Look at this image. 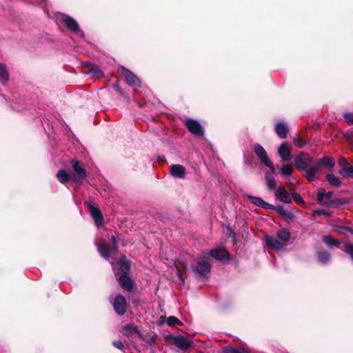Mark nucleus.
Listing matches in <instances>:
<instances>
[{
    "instance_id": "nucleus-1",
    "label": "nucleus",
    "mask_w": 353,
    "mask_h": 353,
    "mask_svg": "<svg viewBox=\"0 0 353 353\" xmlns=\"http://www.w3.org/2000/svg\"><path fill=\"white\" fill-rule=\"evenodd\" d=\"M294 162L296 169L304 172L305 178L310 182L314 181L317 179L316 174L321 172L323 166L332 168L334 165V159L328 156L315 161L310 154L305 152L297 154Z\"/></svg>"
},
{
    "instance_id": "nucleus-2",
    "label": "nucleus",
    "mask_w": 353,
    "mask_h": 353,
    "mask_svg": "<svg viewBox=\"0 0 353 353\" xmlns=\"http://www.w3.org/2000/svg\"><path fill=\"white\" fill-rule=\"evenodd\" d=\"M112 245L110 247L106 243L98 245V251L101 256L104 259L108 260L112 265L113 269L115 270L116 266H118V270H116L115 274H119V270H121V274H128L130 269V264L125 257H123L115 265V256L117 255L119 249V239L116 235H112L111 237Z\"/></svg>"
},
{
    "instance_id": "nucleus-3",
    "label": "nucleus",
    "mask_w": 353,
    "mask_h": 353,
    "mask_svg": "<svg viewBox=\"0 0 353 353\" xmlns=\"http://www.w3.org/2000/svg\"><path fill=\"white\" fill-rule=\"evenodd\" d=\"M254 152L257 156L260 162L268 167L270 170L273 171L274 165L269 159L268 155L263 147L259 143H256L254 145Z\"/></svg>"
},
{
    "instance_id": "nucleus-4",
    "label": "nucleus",
    "mask_w": 353,
    "mask_h": 353,
    "mask_svg": "<svg viewBox=\"0 0 353 353\" xmlns=\"http://www.w3.org/2000/svg\"><path fill=\"white\" fill-rule=\"evenodd\" d=\"M72 168V179L74 181H79L87 176V172L82 164L77 160L72 159L71 161Z\"/></svg>"
},
{
    "instance_id": "nucleus-5",
    "label": "nucleus",
    "mask_w": 353,
    "mask_h": 353,
    "mask_svg": "<svg viewBox=\"0 0 353 353\" xmlns=\"http://www.w3.org/2000/svg\"><path fill=\"white\" fill-rule=\"evenodd\" d=\"M171 343L181 350H186L192 345V341L182 335L170 336Z\"/></svg>"
},
{
    "instance_id": "nucleus-6",
    "label": "nucleus",
    "mask_w": 353,
    "mask_h": 353,
    "mask_svg": "<svg viewBox=\"0 0 353 353\" xmlns=\"http://www.w3.org/2000/svg\"><path fill=\"white\" fill-rule=\"evenodd\" d=\"M119 69L122 71L125 80L129 85L132 87L141 86V83L140 79L132 72L125 68L124 66H121Z\"/></svg>"
},
{
    "instance_id": "nucleus-7",
    "label": "nucleus",
    "mask_w": 353,
    "mask_h": 353,
    "mask_svg": "<svg viewBox=\"0 0 353 353\" xmlns=\"http://www.w3.org/2000/svg\"><path fill=\"white\" fill-rule=\"evenodd\" d=\"M86 205L96 225L97 226L102 225L103 223V216L100 209L90 202L86 203Z\"/></svg>"
},
{
    "instance_id": "nucleus-8",
    "label": "nucleus",
    "mask_w": 353,
    "mask_h": 353,
    "mask_svg": "<svg viewBox=\"0 0 353 353\" xmlns=\"http://www.w3.org/2000/svg\"><path fill=\"white\" fill-rule=\"evenodd\" d=\"M278 154L283 163L288 162L292 157L291 148L287 142H283L278 148Z\"/></svg>"
},
{
    "instance_id": "nucleus-9",
    "label": "nucleus",
    "mask_w": 353,
    "mask_h": 353,
    "mask_svg": "<svg viewBox=\"0 0 353 353\" xmlns=\"http://www.w3.org/2000/svg\"><path fill=\"white\" fill-rule=\"evenodd\" d=\"M114 311L118 315H123L126 311L127 303L125 299L121 295H117L113 301Z\"/></svg>"
},
{
    "instance_id": "nucleus-10",
    "label": "nucleus",
    "mask_w": 353,
    "mask_h": 353,
    "mask_svg": "<svg viewBox=\"0 0 353 353\" xmlns=\"http://www.w3.org/2000/svg\"><path fill=\"white\" fill-rule=\"evenodd\" d=\"M210 254L219 261L225 262L230 260V254L224 248L212 249L210 250Z\"/></svg>"
},
{
    "instance_id": "nucleus-11",
    "label": "nucleus",
    "mask_w": 353,
    "mask_h": 353,
    "mask_svg": "<svg viewBox=\"0 0 353 353\" xmlns=\"http://www.w3.org/2000/svg\"><path fill=\"white\" fill-rule=\"evenodd\" d=\"M205 130L200 124V146L202 145L203 150L210 157H214L215 152L212 145L204 137Z\"/></svg>"
},
{
    "instance_id": "nucleus-12",
    "label": "nucleus",
    "mask_w": 353,
    "mask_h": 353,
    "mask_svg": "<svg viewBox=\"0 0 353 353\" xmlns=\"http://www.w3.org/2000/svg\"><path fill=\"white\" fill-rule=\"evenodd\" d=\"M211 267L210 259L200 255V280L207 277L210 272Z\"/></svg>"
},
{
    "instance_id": "nucleus-13",
    "label": "nucleus",
    "mask_w": 353,
    "mask_h": 353,
    "mask_svg": "<svg viewBox=\"0 0 353 353\" xmlns=\"http://www.w3.org/2000/svg\"><path fill=\"white\" fill-rule=\"evenodd\" d=\"M265 242L267 246L274 248L276 251L282 250L285 246L276 236L266 235Z\"/></svg>"
},
{
    "instance_id": "nucleus-14",
    "label": "nucleus",
    "mask_w": 353,
    "mask_h": 353,
    "mask_svg": "<svg viewBox=\"0 0 353 353\" xmlns=\"http://www.w3.org/2000/svg\"><path fill=\"white\" fill-rule=\"evenodd\" d=\"M247 198L256 206L262 208L266 210L273 209L274 205L266 202L262 198L259 196H254L252 195H248Z\"/></svg>"
},
{
    "instance_id": "nucleus-15",
    "label": "nucleus",
    "mask_w": 353,
    "mask_h": 353,
    "mask_svg": "<svg viewBox=\"0 0 353 353\" xmlns=\"http://www.w3.org/2000/svg\"><path fill=\"white\" fill-rule=\"evenodd\" d=\"M275 196L281 201L285 203H290L292 201V195H290L283 186H279L276 190Z\"/></svg>"
},
{
    "instance_id": "nucleus-16",
    "label": "nucleus",
    "mask_w": 353,
    "mask_h": 353,
    "mask_svg": "<svg viewBox=\"0 0 353 353\" xmlns=\"http://www.w3.org/2000/svg\"><path fill=\"white\" fill-rule=\"evenodd\" d=\"M171 175L177 179H184L185 176V168L183 165L174 164L170 166Z\"/></svg>"
},
{
    "instance_id": "nucleus-17",
    "label": "nucleus",
    "mask_w": 353,
    "mask_h": 353,
    "mask_svg": "<svg viewBox=\"0 0 353 353\" xmlns=\"http://www.w3.org/2000/svg\"><path fill=\"white\" fill-rule=\"evenodd\" d=\"M121 332L123 335L126 336L137 334L139 337H142V334L139 330L138 327L134 324L125 325L122 327Z\"/></svg>"
},
{
    "instance_id": "nucleus-18",
    "label": "nucleus",
    "mask_w": 353,
    "mask_h": 353,
    "mask_svg": "<svg viewBox=\"0 0 353 353\" xmlns=\"http://www.w3.org/2000/svg\"><path fill=\"white\" fill-rule=\"evenodd\" d=\"M275 132L281 139H285L287 137L289 128L285 122L281 121L275 125Z\"/></svg>"
},
{
    "instance_id": "nucleus-19",
    "label": "nucleus",
    "mask_w": 353,
    "mask_h": 353,
    "mask_svg": "<svg viewBox=\"0 0 353 353\" xmlns=\"http://www.w3.org/2000/svg\"><path fill=\"white\" fill-rule=\"evenodd\" d=\"M276 236L285 248L290 240L291 234L288 229L283 228L278 230Z\"/></svg>"
},
{
    "instance_id": "nucleus-20",
    "label": "nucleus",
    "mask_w": 353,
    "mask_h": 353,
    "mask_svg": "<svg viewBox=\"0 0 353 353\" xmlns=\"http://www.w3.org/2000/svg\"><path fill=\"white\" fill-rule=\"evenodd\" d=\"M128 274H121L119 277V282L121 286L127 291L132 290L133 285L132 280L128 276Z\"/></svg>"
},
{
    "instance_id": "nucleus-21",
    "label": "nucleus",
    "mask_w": 353,
    "mask_h": 353,
    "mask_svg": "<svg viewBox=\"0 0 353 353\" xmlns=\"http://www.w3.org/2000/svg\"><path fill=\"white\" fill-rule=\"evenodd\" d=\"M63 28L62 29H65L66 30L74 33L79 37L83 36V32L79 28V23H62Z\"/></svg>"
},
{
    "instance_id": "nucleus-22",
    "label": "nucleus",
    "mask_w": 353,
    "mask_h": 353,
    "mask_svg": "<svg viewBox=\"0 0 353 353\" xmlns=\"http://www.w3.org/2000/svg\"><path fill=\"white\" fill-rule=\"evenodd\" d=\"M316 258L318 262L322 265H327L331 261V255L325 250H319L317 252Z\"/></svg>"
},
{
    "instance_id": "nucleus-23",
    "label": "nucleus",
    "mask_w": 353,
    "mask_h": 353,
    "mask_svg": "<svg viewBox=\"0 0 353 353\" xmlns=\"http://www.w3.org/2000/svg\"><path fill=\"white\" fill-rule=\"evenodd\" d=\"M275 168L273 165V171L268 172L265 173L266 184L269 190H272L275 188L276 181L274 179Z\"/></svg>"
},
{
    "instance_id": "nucleus-24",
    "label": "nucleus",
    "mask_w": 353,
    "mask_h": 353,
    "mask_svg": "<svg viewBox=\"0 0 353 353\" xmlns=\"http://www.w3.org/2000/svg\"><path fill=\"white\" fill-rule=\"evenodd\" d=\"M272 210H275L280 215L289 220H293L295 218V215L291 212L285 210L284 206L282 205L274 206Z\"/></svg>"
},
{
    "instance_id": "nucleus-25",
    "label": "nucleus",
    "mask_w": 353,
    "mask_h": 353,
    "mask_svg": "<svg viewBox=\"0 0 353 353\" xmlns=\"http://www.w3.org/2000/svg\"><path fill=\"white\" fill-rule=\"evenodd\" d=\"M57 178L58 181L63 183L66 184V183L72 179V176L69 174L65 170L61 169L57 173Z\"/></svg>"
},
{
    "instance_id": "nucleus-26",
    "label": "nucleus",
    "mask_w": 353,
    "mask_h": 353,
    "mask_svg": "<svg viewBox=\"0 0 353 353\" xmlns=\"http://www.w3.org/2000/svg\"><path fill=\"white\" fill-rule=\"evenodd\" d=\"M9 80V72L4 63H0V81L6 85Z\"/></svg>"
},
{
    "instance_id": "nucleus-27",
    "label": "nucleus",
    "mask_w": 353,
    "mask_h": 353,
    "mask_svg": "<svg viewBox=\"0 0 353 353\" xmlns=\"http://www.w3.org/2000/svg\"><path fill=\"white\" fill-rule=\"evenodd\" d=\"M188 130L194 134H199V121L194 119H188L185 122Z\"/></svg>"
},
{
    "instance_id": "nucleus-28",
    "label": "nucleus",
    "mask_w": 353,
    "mask_h": 353,
    "mask_svg": "<svg viewBox=\"0 0 353 353\" xmlns=\"http://www.w3.org/2000/svg\"><path fill=\"white\" fill-rule=\"evenodd\" d=\"M323 242L330 248H340L341 241L334 239L330 235H325L323 237Z\"/></svg>"
},
{
    "instance_id": "nucleus-29",
    "label": "nucleus",
    "mask_w": 353,
    "mask_h": 353,
    "mask_svg": "<svg viewBox=\"0 0 353 353\" xmlns=\"http://www.w3.org/2000/svg\"><path fill=\"white\" fill-rule=\"evenodd\" d=\"M326 179L329 184L334 187H339L341 185V181L339 177L334 174H327Z\"/></svg>"
},
{
    "instance_id": "nucleus-30",
    "label": "nucleus",
    "mask_w": 353,
    "mask_h": 353,
    "mask_svg": "<svg viewBox=\"0 0 353 353\" xmlns=\"http://www.w3.org/2000/svg\"><path fill=\"white\" fill-rule=\"evenodd\" d=\"M332 195V191L325 192L323 189H321L317 193V199L319 202H323L325 199H331Z\"/></svg>"
},
{
    "instance_id": "nucleus-31",
    "label": "nucleus",
    "mask_w": 353,
    "mask_h": 353,
    "mask_svg": "<svg viewBox=\"0 0 353 353\" xmlns=\"http://www.w3.org/2000/svg\"><path fill=\"white\" fill-rule=\"evenodd\" d=\"M339 174L344 178L353 179V165L350 164L348 168L345 169H340Z\"/></svg>"
},
{
    "instance_id": "nucleus-32",
    "label": "nucleus",
    "mask_w": 353,
    "mask_h": 353,
    "mask_svg": "<svg viewBox=\"0 0 353 353\" xmlns=\"http://www.w3.org/2000/svg\"><path fill=\"white\" fill-rule=\"evenodd\" d=\"M55 21H56V22H63V23L76 22V21L74 19H73L72 18H71L67 15H65L64 14L61 13V12H58L55 14Z\"/></svg>"
},
{
    "instance_id": "nucleus-33",
    "label": "nucleus",
    "mask_w": 353,
    "mask_h": 353,
    "mask_svg": "<svg viewBox=\"0 0 353 353\" xmlns=\"http://www.w3.org/2000/svg\"><path fill=\"white\" fill-rule=\"evenodd\" d=\"M280 173L286 178L290 177L293 172V168L290 165H283L279 170Z\"/></svg>"
},
{
    "instance_id": "nucleus-34",
    "label": "nucleus",
    "mask_w": 353,
    "mask_h": 353,
    "mask_svg": "<svg viewBox=\"0 0 353 353\" xmlns=\"http://www.w3.org/2000/svg\"><path fill=\"white\" fill-rule=\"evenodd\" d=\"M89 74L97 77L100 78L103 76V72L101 70V68L97 65H92L88 72Z\"/></svg>"
},
{
    "instance_id": "nucleus-35",
    "label": "nucleus",
    "mask_w": 353,
    "mask_h": 353,
    "mask_svg": "<svg viewBox=\"0 0 353 353\" xmlns=\"http://www.w3.org/2000/svg\"><path fill=\"white\" fill-rule=\"evenodd\" d=\"M167 324L169 326L174 327L176 325H181L183 323L176 316H170L167 318Z\"/></svg>"
},
{
    "instance_id": "nucleus-36",
    "label": "nucleus",
    "mask_w": 353,
    "mask_h": 353,
    "mask_svg": "<svg viewBox=\"0 0 353 353\" xmlns=\"http://www.w3.org/2000/svg\"><path fill=\"white\" fill-rule=\"evenodd\" d=\"M223 351V353H248L244 349H235L232 347H225Z\"/></svg>"
},
{
    "instance_id": "nucleus-37",
    "label": "nucleus",
    "mask_w": 353,
    "mask_h": 353,
    "mask_svg": "<svg viewBox=\"0 0 353 353\" xmlns=\"http://www.w3.org/2000/svg\"><path fill=\"white\" fill-rule=\"evenodd\" d=\"M292 198L294 199V201L299 205L301 206H305V203L302 198V196L296 192H294L292 194Z\"/></svg>"
},
{
    "instance_id": "nucleus-38",
    "label": "nucleus",
    "mask_w": 353,
    "mask_h": 353,
    "mask_svg": "<svg viewBox=\"0 0 353 353\" xmlns=\"http://www.w3.org/2000/svg\"><path fill=\"white\" fill-rule=\"evenodd\" d=\"M344 252H346L348 255L350 256L352 260L353 261V245L350 243H345L344 244Z\"/></svg>"
},
{
    "instance_id": "nucleus-39",
    "label": "nucleus",
    "mask_w": 353,
    "mask_h": 353,
    "mask_svg": "<svg viewBox=\"0 0 353 353\" xmlns=\"http://www.w3.org/2000/svg\"><path fill=\"white\" fill-rule=\"evenodd\" d=\"M345 121L350 125H353V113L347 112L343 114Z\"/></svg>"
},
{
    "instance_id": "nucleus-40",
    "label": "nucleus",
    "mask_w": 353,
    "mask_h": 353,
    "mask_svg": "<svg viewBox=\"0 0 353 353\" xmlns=\"http://www.w3.org/2000/svg\"><path fill=\"white\" fill-rule=\"evenodd\" d=\"M339 165L341 167V169H345L348 168V166L350 165V163L346 160L344 157H341L339 159Z\"/></svg>"
},
{
    "instance_id": "nucleus-41",
    "label": "nucleus",
    "mask_w": 353,
    "mask_h": 353,
    "mask_svg": "<svg viewBox=\"0 0 353 353\" xmlns=\"http://www.w3.org/2000/svg\"><path fill=\"white\" fill-rule=\"evenodd\" d=\"M294 144L299 148H302L305 145V141L301 139L299 137L294 139Z\"/></svg>"
},
{
    "instance_id": "nucleus-42",
    "label": "nucleus",
    "mask_w": 353,
    "mask_h": 353,
    "mask_svg": "<svg viewBox=\"0 0 353 353\" xmlns=\"http://www.w3.org/2000/svg\"><path fill=\"white\" fill-rule=\"evenodd\" d=\"M143 341H145L146 343L152 347L155 344V341L153 336L146 337L145 338L143 335L142 337H140Z\"/></svg>"
},
{
    "instance_id": "nucleus-43",
    "label": "nucleus",
    "mask_w": 353,
    "mask_h": 353,
    "mask_svg": "<svg viewBox=\"0 0 353 353\" xmlns=\"http://www.w3.org/2000/svg\"><path fill=\"white\" fill-rule=\"evenodd\" d=\"M313 213L314 215H318V216H321V215L329 216L330 215V212L327 210H325V209L315 210H314Z\"/></svg>"
},
{
    "instance_id": "nucleus-44",
    "label": "nucleus",
    "mask_w": 353,
    "mask_h": 353,
    "mask_svg": "<svg viewBox=\"0 0 353 353\" xmlns=\"http://www.w3.org/2000/svg\"><path fill=\"white\" fill-rule=\"evenodd\" d=\"M112 344L116 348L119 350H122L124 348V345L121 341H113Z\"/></svg>"
},
{
    "instance_id": "nucleus-45",
    "label": "nucleus",
    "mask_w": 353,
    "mask_h": 353,
    "mask_svg": "<svg viewBox=\"0 0 353 353\" xmlns=\"http://www.w3.org/2000/svg\"><path fill=\"white\" fill-rule=\"evenodd\" d=\"M194 271L196 273H199V267L198 266H194Z\"/></svg>"
},
{
    "instance_id": "nucleus-46",
    "label": "nucleus",
    "mask_w": 353,
    "mask_h": 353,
    "mask_svg": "<svg viewBox=\"0 0 353 353\" xmlns=\"http://www.w3.org/2000/svg\"><path fill=\"white\" fill-rule=\"evenodd\" d=\"M200 353H202V352H200Z\"/></svg>"
}]
</instances>
